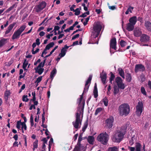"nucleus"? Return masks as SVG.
<instances>
[{"label": "nucleus", "mask_w": 151, "mask_h": 151, "mask_svg": "<svg viewBox=\"0 0 151 151\" xmlns=\"http://www.w3.org/2000/svg\"><path fill=\"white\" fill-rule=\"evenodd\" d=\"M83 94L80 96V97L79 99V107L78 109L77 112L76 113V120L75 121L72 122L73 125L75 129H78L80 127L79 125L81 124L82 119L83 117V110L85 106L84 101L82 102L81 104V101L83 99Z\"/></svg>", "instance_id": "1"}, {"label": "nucleus", "mask_w": 151, "mask_h": 151, "mask_svg": "<svg viewBox=\"0 0 151 151\" xmlns=\"http://www.w3.org/2000/svg\"><path fill=\"white\" fill-rule=\"evenodd\" d=\"M127 128L124 127H122L119 131H117L114 135L112 138L113 141L116 142H120L124 137Z\"/></svg>", "instance_id": "2"}, {"label": "nucleus", "mask_w": 151, "mask_h": 151, "mask_svg": "<svg viewBox=\"0 0 151 151\" xmlns=\"http://www.w3.org/2000/svg\"><path fill=\"white\" fill-rule=\"evenodd\" d=\"M118 111L120 116H126L130 113V107L128 104L124 103L119 106Z\"/></svg>", "instance_id": "3"}, {"label": "nucleus", "mask_w": 151, "mask_h": 151, "mask_svg": "<svg viewBox=\"0 0 151 151\" xmlns=\"http://www.w3.org/2000/svg\"><path fill=\"white\" fill-rule=\"evenodd\" d=\"M108 137L109 135L106 132L104 133H102L98 136L97 139L101 143L106 145L108 141Z\"/></svg>", "instance_id": "4"}, {"label": "nucleus", "mask_w": 151, "mask_h": 151, "mask_svg": "<svg viewBox=\"0 0 151 151\" xmlns=\"http://www.w3.org/2000/svg\"><path fill=\"white\" fill-rule=\"evenodd\" d=\"M102 28L101 23L99 22H95L93 26V31L96 33L95 37H97L99 35L100 32Z\"/></svg>", "instance_id": "5"}, {"label": "nucleus", "mask_w": 151, "mask_h": 151, "mask_svg": "<svg viewBox=\"0 0 151 151\" xmlns=\"http://www.w3.org/2000/svg\"><path fill=\"white\" fill-rule=\"evenodd\" d=\"M143 108V104L142 101H139L136 106V113L138 116H140L142 112Z\"/></svg>", "instance_id": "6"}, {"label": "nucleus", "mask_w": 151, "mask_h": 151, "mask_svg": "<svg viewBox=\"0 0 151 151\" xmlns=\"http://www.w3.org/2000/svg\"><path fill=\"white\" fill-rule=\"evenodd\" d=\"M115 81L119 88L124 89L125 88L124 84L123 83V81L122 78L119 76L116 77Z\"/></svg>", "instance_id": "7"}, {"label": "nucleus", "mask_w": 151, "mask_h": 151, "mask_svg": "<svg viewBox=\"0 0 151 151\" xmlns=\"http://www.w3.org/2000/svg\"><path fill=\"white\" fill-rule=\"evenodd\" d=\"M142 147L141 145L138 142L136 143L135 147H128V148L130 151H141Z\"/></svg>", "instance_id": "8"}, {"label": "nucleus", "mask_w": 151, "mask_h": 151, "mask_svg": "<svg viewBox=\"0 0 151 151\" xmlns=\"http://www.w3.org/2000/svg\"><path fill=\"white\" fill-rule=\"evenodd\" d=\"M47 4L45 2L42 1V2L40 3L37 6L36 8V12H40L42 10L45 8Z\"/></svg>", "instance_id": "9"}, {"label": "nucleus", "mask_w": 151, "mask_h": 151, "mask_svg": "<svg viewBox=\"0 0 151 151\" xmlns=\"http://www.w3.org/2000/svg\"><path fill=\"white\" fill-rule=\"evenodd\" d=\"M92 77V75H90L88 79L86 81L84 88V90L83 93V94H84V93H86L88 91L90 85H88L89 84H90Z\"/></svg>", "instance_id": "10"}, {"label": "nucleus", "mask_w": 151, "mask_h": 151, "mask_svg": "<svg viewBox=\"0 0 151 151\" xmlns=\"http://www.w3.org/2000/svg\"><path fill=\"white\" fill-rule=\"evenodd\" d=\"M114 121V119L112 116H110L109 118L106 120V125L108 128L110 129L112 127Z\"/></svg>", "instance_id": "11"}, {"label": "nucleus", "mask_w": 151, "mask_h": 151, "mask_svg": "<svg viewBox=\"0 0 151 151\" xmlns=\"http://www.w3.org/2000/svg\"><path fill=\"white\" fill-rule=\"evenodd\" d=\"M116 42L115 37H114L111 39L110 40V47L113 49L116 50Z\"/></svg>", "instance_id": "12"}, {"label": "nucleus", "mask_w": 151, "mask_h": 151, "mask_svg": "<svg viewBox=\"0 0 151 151\" xmlns=\"http://www.w3.org/2000/svg\"><path fill=\"white\" fill-rule=\"evenodd\" d=\"M139 70H141L144 71L145 70L144 66L141 64L136 65L134 69L135 72L137 73Z\"/></svg>", "instance_id": "13"}, {"label": "nucleus", "mask_w": 151, "mask_h": 151, "mask_svg": "<svg viewBox=\"0 0 151 151\" xmlns=\"http://www.w3.org/2000/svg\"><path fill=\"white\" fill-rule=\"evenodd\" d=\"M150 40V37L146 34L142 35L140 37V40L141 42H147Z\"/></svg>", "instance_id": "14"}, {"label": "nucleus", "mask_w": 151, "mask_h": 151, "mask_svg": "<svg viewBox=\"0 0 151 151\" xmlns=\"http://www.w3.org/2000/svg\"><path fill=\"white\" fill-rule=\"evenodd\" d=\"M142 32L139 28H136L134 30V35L136 37H139L142 35Z\"/></svg>", "instance_id": "15"}, {"label": "nucleus", "mask_w": 151, "mask_h": 151, "mask_svg": "<svg viewBox=\"0 0 151 151\" xmlns=\"http://www.w3.org/2000/svg\"><path fill=\"white\" fill-rule=\"evenodd\" d=\"M21 34V33L18 30L15 31L12 37V39L14 40L19 38Z\"/></svg>", "instance_id": "16"}, {"label": "nucleus", "mask_w": 151, "mask_h": 151, "mask_svg": "<svg viewBox=\"0 0 151 151\" xmlns=\"http://www.w3.org/2000/svg\"><path fill=\"white\" fill-rule=\"evenodd\" d=\"M16 24V22H14L12 24H10L8 26L7 28V29L5 32V34H7L9 33Z\"/></svg>", "instance_id": "17"}, {"label": "nucleus", "mask_w": 151, "mask_h": 151, "mask_svg": "<svg viewBox=\"0 0 151 151\" xmlns=\"http://www.w3.org/2000/svg\"><path fill=\"white\" fill-rule=\"evenodd\" d=\"M134 25L128 23L126 25V29L129 31H132L134 28Z\"/></svg>", "instance_id": "18"}, {"label": "nucleus", "mask_w": 151, "mask_h": 151, "mask_svg": "<svg viewBox=\"0 0 151 151\" xmlns=\"http://www.w3.org/2000/svg\"><path fill=\"white\" fill-rule=\"evenodd\" d=\"M137 21V18L135 16H133L130 18L129 19V23L134 25L136 24Z\"/></svg>", "instance_id": "19"}, {"label": "nucleus", "mask_w": 151, "mask_h": 151, "mask_svg": "<svg viewBox=\"0 0 151 151\" xmlns=\"http://www.w3.org/2000/svg\"><path fill=\"white\" fill-rule=\"evenodd\" d=\"M145 26L147 30L151 32V23L149 21H145Z\"/></svg>", "instance_id": "20"}, {"label": "nucleus", "mask_w": 151, "mask_h": 151, "mask_svg": "<svg viewBox=\"0 0 151 151\" xmlns=\"http://www.w3.org/2000/svg\"><path fill=\"white\" fill-rule=\"evenodd\" d=\"M100 77L103 84H105L106 83V74L105 73H104L102 75H101Z\"/></svg>", "instance_id": "21"}, {"label": "nucleus", "mask_w": 151, "mask_h": 151, "mask_svg": "<svg viewBox=\"0 0 151 151\" xmlns=\"http://www.w3.org/2000/svg\"><path fill=\"white\" fill-rule=\"evenodd\" d=\"M93 93L94 96V97L96 98L98 96V92L97 87L96 83L95 84L94 88L93 91Z\"/></svg>", "instance_id": "22"}, {"label": "nucleus", "mask_w": 151, "mask_h": 151, "mask_svg": "<svg viewBox=\"0 0 151 151\" xmlns=\"http://www.w3.org/2000/svg\"><path fill=\"white\" fill-rule=\"evenodd\" d=\"M94 141V138L92 136H89L87 139L88 142L90 144L93 145Z\"/></svg>", "instance_id": "23"}, {"label": "nucleus", "mask_w": 151, "mask_h": 151, "mask_svg": "<svg viewBox=\"0 0 151 151\" xmlns=\"http://www.w3.org/2000/svg\"><path fill=\"white\" fill-rule=\"evenodd\" d=\"M11 93L9 91L6 90L4 93V99L5 101L7 102L8 99V96H10Z\"/></svg>", "instance_id": "24"}, {"label": "nucleus", "mask_w": 151, "mask_h": 151, "mask_svg": "<svg viewBox=\"0 0 151 151\" xmlns=\"http://www.w3.org/2000/svg\"><path fill=\"white\" fill-rule=\"evenodd\" d=\"M118 71L119 75L122 77L123 78H125L124 73L123 69L121 68H119L118 69Z\"/></svg>", "instance_id": "25"}, {"label": "nucleus", "mask_w": 151, "mask_h": 151, "mask_svg": "<svg viewBox=\"0 0 151 151\" xmlns=\"http://www.w3.org/2000/svg\"><path fill=\"white\" fill-rule=\"evenodd\" d=\"M83 147H84V146H82L81 144H79L77 142V144L74 148L73 151H80L81 148H83Z\"/></svg>", "instance_id": "26"}, {"label": "nucleus", "mask_w": 151, "mask_h": 151, "mask_svg": "<svg viewBox=\"0 0 151 151\" xmlns=\"http://www.w3.org/2000/svg\"><path fill=\"white\" fill-rule=\"evenodd\" d=\"M132 80V76L131 74L127 73L126 75V80L128 82H130Z\"/></svg>", "instance_id": "27"}, {"label": "nucleus", "mask_w": 151, "mask_h": 151, "mask_svg": "<svg viewBox=\"0 0 151 151\" xmlns=\"http://www.w3.org/2000/svg\"><path fill=\"white\" fill-rule=\"evenodd\" d=\"M35 68L36 73H38L39 75H41L44 70V69L42 68Z\"/></svg>", "instance_id": "28"}, {"label": "nucleus", "mask_w": 151, "mask_h": 151, "mask_svg": "<svg viewBox=\"0 0 151 151\" xmlns=\"http://www.w3.org/2000/svg\"><path fill=\"white\" fill-rule=\"evenodd\" d=\"M56 73L57 70L55 68H54L51 72L50 76V77L52 80L53 78L55 75Z\"/></svg>", "instance_id": "29"}, {"label": "nucleus", "mask_w": 151, "mask_h": 151, "mask_svg": "<svg viewBox=\"0 0 151 151\" xmlns=\"http://www.w3.org/2000/svg\"><path fill=\"white\" fill-rule=\"evenodd\" d=\"M88 120L85 122L82 128V131L83 132H84L87 127H88Z\"/></svg>", "instance_id": "30"}, {"label": "nucleus", "mask_w": 151, "mask_h": 151, "mask_svg": "<svg viewBox=\"0 0 151 151\" xmlns=\"http://www.w3.org/2000/svg\"><path fill=\"white\" fill-rule=\"evenodd\" d=\"M102 102L104 103V106H107L108 105L109 100L107 97H105L102 100Z\"/></svg>", "instance_id": "31"}, {"label": "nucleus", "mask_w": 151, "mask_h": 151, "mask_svg": "<svg viewBox=\"0 0 151 151\" xmlns=\"http://www.w3.org/2000/svg\"><path fill=\"white\" fill-rule=\"evenodd\" d=\"M66 50H64V48H62L61 50V53L59 54V56H60L61 57H64L66 54Z\"/></svg>", "instance_id": "32"}, {"label": "nucleus", "mask_w": 151, "mask_h": 151, "mask_svg": "<svg viewBox=\"0 0 151 151\" xmlns=\"http://www.w3.org/2000/svg\"><path fill=\"white\" fill-rule=\"evenodd\" d=\"M54 45V43L53 42H51L46 45L45 49L47 50H48L50 48L53 47Z\"/></svg>", "instance_id": "33"}, {"label": "nucleus", "mask_w": 151, "mask_h": 151, "mask_svg": "<svg viewBox=\"0 0 151 151\" xmlns=\"http://www.w3.org/2000/svg\"><path fill=\"white\" fill-rule=\"evenodd\" d=\"M107 151H118V149L116 146L109 147Z\"/></svg>", "instance_id": "34"}, {"label": "nucleus", "mask_w": 151, "mask_h": 151, "mask_svg": "<svg viewBox=\"0 0 151 151\" xmlns=\"http://www.w3.org/2000/svg\"><path fill=\"white\" fill-rule=\"evenodd\" d=\"M110 74L111 75L110 77V78L109 81L110 83H112V81H113L114 78L115 77V76L114 75L113 73L111 72L110 73Z\"/></svg>", "instance_id": "35"}, {"label": "nucleus", "mask_w": 151, "mask_h": 151, "mask_svg": "<svg viewBox=\"0 0 151 151\" xmlns=\"http://www.w3.org/2000/svg\"><path fill=\"white\" fill-rule=\"evenodd\" d=\"M26 26L25 25H23L17 29L21 34L22 32L24 30Z\"/></svg>", "instance_id": "36"}, {"label": "nucleus", "mask_w": 151, "mask_h": 151, "mask_svg": "<svg viewBox=\"0 0 151 151\" xmlns=\"http://www.w3.org/2000/svg\"><path fill=\"white\" fill-rule=\"evenodd\" d=\"M134 9V7H132L130 6H129L128 8L127 9V10L125 12V14H129V12H130V13H132V11Z\"/></svg>", "instance_id": "37"}, {"label": "nucleus", "mask_w": 151, "mask_h": 151, "mask_svg": "<svg viewBox=\"0 0 151 151\" xmlns=\"http://www.w3.org/2000/svg\"><path fill=\"white\" fill-rule=\"evenodd\" d=\"M8 40L7 39H2L1 40V47L4 45L7 42Z\"/></svg>", "instance_id": "38"}, {"label": "nucleus", "mask_w": 151, "mask_h": 151, "mask_svg": "<svg viewBox=\"0 0 151 151\" xmlns=\"http://www.w3.org/2000/svg\"><path fill=\"white\" fill-rule=\"evenodd\" d=\"M120 45L122 47H124L127 45V42L123 40H121L119 42Z\"/></svg>", "instance_id": "39"}, {"label": "nucleus", "mask_w": 151, "mask_h": 151, "mask_svg": "<svg viewBox=\"0 0 151 151\" xmlns=\"http://www.w3.org/2000/svg\"><path fill=\"white\" fill-rule=\"evenodd\" d=\"M103 110V108L101 107L97 108L95 111V115H97L100 112Z\"/></svg>", "instance_id": "40"}, {"label": "nucleus", "mask_w": 151, "mask_h": 151, "mask_svg": "<svg viewBox=\"0 0 151 151\" xmlns=\"http://www.w3.org/2000/svg\"><path fill=\"white\" fill-rule=\"evenodd\" d=\"M114 94L116 95L119 91V89L116 86H114Z\"/></svg>", "instance_id": "41"}, {"label": "nucleus", "mask_w": 151, "mask_h": 151, "mask_svg": "<svg viewBox=\"0 0 151 151\" xmlns=\"http://www.w3.org/2000/svg\"><path fill=\"white\" fill-rule=\"evenodd\" d=\"M21 125H22V122H21V120L18 121L17 122V128L19 129Z\"/></svg>", "instance_id": "42"}, {"label": "nucleus", "mask_w": 151, "mask_h": 151, "mask_svg": "<svg viewBox=\"0 0 151 151\" xmlns=\"http://www.w3.org/2000/svg\"><path fill=\"white\" fill-rule=\"evenodd\" d=\"M42 76H40L39 77H38L36 81L35 82V83H37V84H38L40 82H41V81L42 80Z\"/></svg>", "instance_id": "43"}, {"label": "nucleus", "mask_w": 151, "mask_h": 151, "mask_svg": "<svg viewBox=\"0 0 151 151\" xmlns=\"http://www.w3.org/2000/svg\"><path fill=\"white\" fill-rule=\"evenodd\" d=\"M141 91L142 93L144 95H146V93L144 87L142 86L141 88Z\"/></svg>", "instance_id": "44"}, {"label": "nucleus", "mask_w": 151, "mask_h": 151, "mask_svg": "<svg viewBox=\"0 0 151 151\" xmlns=\"http://www.w3.org/2000/svg\"><path fill=\"white\" fill-rule=\"evenodd\" d=\"M135 140V137H134V136L132 137L129 141V142L131 144V145H132L134 143Z\"/></svg>", "instance_id": "45"}, {"label": "nucleus", "mask_w": 151, "mask_h": 151, "mask_svg": "<svg viewBox=\"0 0 151 151\" xmlns=\"http://www.w3.org/2000/svg\"><path fill=\"white\" fill-rule=\"evenodd\" d=\"M22 100L23 101L27 102L29 99L27 98V96L24 95L22 96Z\"/></svg>", "instance_id": "46"}, {"label": "nucleus", "mask_w": 151, "mask_h": 151, "mask_svg": "<svg viewBox=\"0 0 151 151\" xmlns=\"http://www.w3.org/2000/svg\"><path fill=\"white\" fill-rule=\"evenodd\" d=\"M30 121L31 123V127H32L34 125L33 118L32 114L30 116Z\"/></svg>", "instance_id": "47"}, {"label": "nucleus", "mask_w": 151, "mask_h": 151, "mask_svg": "<svg viewBox=\"0 0 151 151\" xmlns=\"http://www.w3.org/2000/svg\"><path fill=\"white\" fill-rule=\"evenodd\" d=\"M38 140L36 139L35 141L33 143V146L34 148L38 147Z\"/></svg>", "instance_id": "48"}, {"label": "nucleus", "mask_w": 151, "mask_h": 151, "mask_svg": "<svg viewBox=\"0 0 151 151\" xmlns=\"http://www.w3.org/2000/svg\"><path fill=\"white\" fill-rule=\"evenodd\" d=\"M74 12H75V14L76 15H78L80 14L81 12L78 8L76 9Z\"/></svg>", "instance_id": "49"}, {"label": "nucleus", "mask_w": 151, "mask_h": 151, "mask_svg": "<svg viewBox=\"0 0 151 151\" xmlns=\"http://www.w3.org/2000/svg\"><path fill=\"white\" fill-rule=\"evenodd\" d=\"M22 129H24L25 130L27 129V127L25 123L24 122H22Z\"/></svg>", "instance_id": "50"}, {"label": "nucleus", "mask_w": 151, "mask_h": 151, "mask_svg": "<svg viewBox=\"0 0 151 151\" xmlns=\"http://www.w3.org/2000/svg\"><path fill=\"white\" fill-rule=\"evenodd\" d=\"M90 17L89 16L86 18L85 21L83 22V24L84 26H86L87 24V23L89 20Z\"/></svg>", "instance_id": "51"}, {"label": "nucleus", "mask_w": 151, "mask_h": 151, "mask_svg": "<svg viewBox=\"0 0 151 151\" xmlns=\"http://www.w3.org/2000/svg\"><path fill=\"white\" fill-rule=\"evenodd\" d=\"M39 50L40 49L38 48H37L35 51H34V49H32V53L33 55L39 52Z\"/></svg>", "instance_id": "52"}, {"label": "nucleus", "mask_w": 151, "mask_h": 151, "mask_svg": "<svg viewBox=\"0 0 151 151\" xmlns=\"http://www.w3.org/2000/svg\"><path fill=\"white\" fill-rule=\"evenodd\" d=\"M41 141H43V144H47V140L46 138H43Z\"/></svg>", "instance_id": "53"}, {"label": "nucleus", "mask_w": 151, "mask_h": 151, "mask_svg": "<svg viewBox=\"0 0 151 151\" xmlns=\"http://www.w3.org/2000/svg\"><path fill=\"white\" fill-rule=\"evenodd\" d=\"M15 5H13L12 6H10L9 9H8L6 11V12H8L12 10L14 7Z\"/></svg>", "instance_id": "54"}, {"label": "nucleus", "mask_w": 151, "mask_h": 151, "mask_svg": "<svg viewBox=\"0 0 151 151\" xmlns=\"http://www.w3.org/2000/svg\"><path fill=\"white\" fill-rule=\"evenodd\" d=\"M79 34H77L74 36L72 38V40H74L76 39V38H78L79 36Z\"/></svg>", "instance_id": "55"}, {"label": "nucleus", "mask_w": 151, "mask_h": 151, "mask_svg": "<svg viewBox=\"0 0 151 151\" xmlns=\"http://www.w3.org/2000/svg\"><path fill=\"white\" fill-rule=\"evenodd\" d=\"M28 64V63L27 62L26 63H23L22 67L23 69H24L25 68H26Z\"/></svg>", "instance_id": "56"}, {"label": "nucleus", "mask_w": 151, "mask_h": 151, "mask_svg": "<svg viewBox=\"0 0 151 151\" xmlns=\"http://www.w3.org/2000/svg\"><path fill=\"white\" fill-rule=\"evenodd\" d=\"M40 40L39 38L37 39L36 40V44H37V45H39L40 44Z\"/></svg>", "instance_id": "57"}, {"label": "nucleus", "mask_w": 151, "mask_h": 151, "mask_svg": "<svg viewBox=\"0 0 151 151\" xmlns=\"http://www.w3.org/2000/svg\"><path fill=\"white\" fill-rule=\"evenodd\" d=\"M60 27L59 26H55L54 27V31H56L57 30H58L60 29Z\"/></svg>", "instance_id": "58"}, {"label": "nucleus", "mask_w": 151, "mask_h": 151, "mask_svg": "<svg viewBox=\"0 0 151 151\" xmlns=\"http://www.w3.org/2000/svg\"><path fill=\"white\" fill-rule=\"evenodd\" d=\"M137 20L141 23H143V18L142 17H139L138 18Z\"/></svg>", "instance_id": "59"}, {"label": "nucleus", "mask_w": 151, "mask_h": 151, "mask_svg": "<svg viewBox=\"0 0 151 151\" xmlns=\"http://www.w3.org/2000/svg\"><path fill=\"white\" fill-rule=\"evenodd\" d=\"M46 145L44 144H43L42 145V151H46Z\"/></svg>", "instance_id": "60"}, {"label": "nucleus", "mask_w": 151, "mask_h": 151, "mask_svg": "<svg viewBox=\"0 0 151 151\" xmlns=\"http://www.w3.org/2000/svg\"><path fill=\"white\" fill-rule=\"evenodd\" d=\"M78 136V134L77 133L76 134H75L74 136L73 139H74V141H76V140H77Z\"/></svg>", "instance_id": "61"}, {"label": "nucleus", "mask_w": 151, "mask_h": 151, "mask_svg": "<svg viewBox=\"0 0 151 151\" xmlns=\"http://www.w3.org/2000/svg\"><path fill=\"white\" fill-rule=\"evenodd\" d=\"M36 107L33 104L29 108V109L30 110H31L33 108L34 109H35Z\"/></svg>", "instance_id": "62"}, {"label": "nucleus", "mask_w": 151, "mask_h": 151, "mask_svg": "<svg viewBox=\"0 0 151 151\" xmlns=\"http://www.w3.org/2000/svg\"><path fill=\"white\" fill-rule=\"evenodd\" d=\"M141 81L142 82H143L145 81V78L144 76H141L140 77Z\"/></svg>", "instance_id": "63"}, {"label": "nucleus", "mask_w": 151, "mask_h": 151, "mask_svg": "<svg viewBox=\"0 0 151 151\" xmlns=\"http://www.w3.org/2000/svg\"><path fill=\"white\" fill-rule=\"evenodd\" d=\"M95 12L97 13L98 14H99L101 12V10L99 9H96L95 10Z\"/></svg>", "instance_id": "64"}]
</instances>
